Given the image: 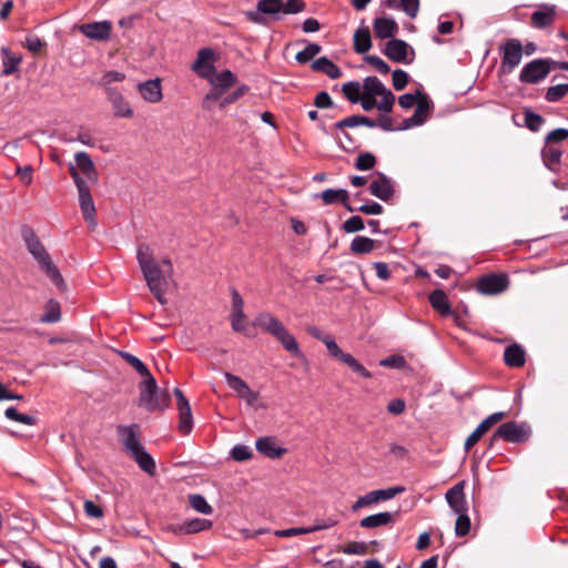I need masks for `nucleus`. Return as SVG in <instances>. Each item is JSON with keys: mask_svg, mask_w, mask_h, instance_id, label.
Returning <instances> with one entry per match:
<instances>
[{"mask_svg": "<svg viewBox=\"0 0 568 568\" xmlns=\"http://www.w3.org/2000/svg\"><path fill=\"white\" fill-rule=\"evenodd\" d=\"M184 523L187 535L204 531L212 527V521L204 518L186 519Z\"/></svg>", "mask_w": 568, "mask_h": 568, "instance_id": "45", "label": "nucleus"}, {"mask_svg": "<svg viewBox=\"0 0 568 568\" xmlns=\"http://www.w3.org/2000/svg\"><path fill=\"white\" fill-rule=\"evenodd\" d=\"M174 395L179 409V429L182 434L187 435L191 433L193 426L191 406L180 388H174Z\"/></svg>", "mask_w": 568, "mask_h": 568, "instance_id": "11", "label": "nucleus"}, {"mask_svg": "<svg viewBox=\"0 0 568 568\" xmlns=\"http://www.w3.org/2000/svg\"><path fill=\"white\" fill-rule=\"evenodd\" d=\"M44 42L34 34L27 36L24 47L32 53H38L43 48Z\"/></svg>", "mask_w": 568, "mask_h": 568, "instance_id": "63", "label": "nucleus"}, {"mask_svg": "<svg viewBox=\"0 0 568 568\" xmlns=\"http://www.w3.org/2000/svg\"><path fill=\"white\" fill-rule=\"evenodd\" d=\"M505 415L506 414L504 412H497L481 420L474 432L467 437L465 442V450L468 452L475 444H477L481 436L488 432L493 425L501 420Z\"/></svg>", "mask_w": 568, "mask_h": 568, "instance_id": "19", "label": "nucleus"}, {"mask_svg": "<svg viewBox=\"0 0 568 568\" xmlns=\"http://www.w3.org/2000/svg\"><path fill=\"white\" fill-rule=\"evenodd\" d=\"M369 192L372 195L378 197L382 201H388L394 194V185L389 178L382 172H376L374 180L369 185Z\"/></svg>", "mask_w": 568, "mask_h": 568, "instance_id": "16", "label": "nucleus"}, {"mask_svg": "<svg viewBox=\"0 0 568 568\" xmlns=\"http://www.w3.org/2000/svg\"><path fill=\"white\" fill-rule=\"evenodd\" d=\"M362 94L375 100L377 97H381V101H378V110L381 112L389 113L393 110L395 95L377 77H366L363 80Z\"/></svg>", "mask_w": 568, "mask_h": 568, "instance_id": "3", "label": "nucleus"}, {"mask_svg": "<svg viewBox=\"0 0 568 568\" xmlns=\"http://www.w3.org/2000/svg\"><path fill=\"white\" fill-rule=\"evenodd\" d=\"M314 199H321L325 205L339 202L348 212L355 211V207L348 203V192L345 189H327L315 194Z\"/></svg>", "mask_w": 568, "mask_h": 568, "instance_id": "21", "label": "nucleus"}, {"mask_svg": "<svg viewBox=\"0 0 568 568\" xmlns=\"http://www.w3.org/2000/svg\"><path fill=\"white\" fill-rule=\"evenodd\" d=\"M568 93V83H561L549 87L546 91V100L548 102H557Z\"/></svg>", "mask_w": 568, "mask_h": 568, "instance_id": "50", "label": "nucleus"}, {"mask_svg": "<svg viewBox=\"0 0 568 568\" xmlns=\"http://www.w3.org/2000/svg\"><path fill=\"white\" fill-rule=\"evenodd\" d=\"M366 61L382 74H387L390 71L389 65L377 55H368Z\"/></svg>", "mask_w": 568, "mask_h": 568, "instance_id": "64", "label": "nucleus"}, {"mask_svg": "<svg viewBox=\"0 0 568 568\" xmlns=\"http://www.w3.org/2000/svg\"><path fill=\"white\" fill-rule=\"evenodd\" d=\"M322 48L320 44L317 43H308L305 49H303L302 51L297 52L296 53V61L298 63H307L310 62L311 60H313V58L315 55H317L320 52H321Z\"/></svg>", "mask_w": 568, "mask_h": 568, "instance_id": "49", "label": "nucleus"}, {"mask_svg": "<svg viewBox=\"0 0 568 568\" xmlns=\"http://www.w3.org/2000/svg\"><path fill=\"white\" fill-rule=\"evenodd\" d=\"M566 139H568V129L559 128V129H555V130L550 131L546 135V143H548V144L558 143V142L565 141Z\"/></svg>", "mask_w": 568, "mask_h": 568, "instance_id": "62", "label": "nucleus"}, {"mask_svg": "<svg viewBox=\"0 0 568 568\" xmlns=\"http://www.w3.org/2000/svg\"><path fill=\"white\" fill-rule=\"evenodd\" d=\"M544 123H545V119L541 115H539L530 110H527L525 112V124L530 131H532V132L539 131Z\"/></svg>", "mask_w": 568, "mask_h": 568, "instance_id": "51", "label": "nucleus"}, {"mask_svg": "<svg viewBox=\"0 0 568 568\" xmlns=\"http://www.w3.org/2000/svg\"><path fill=\"white\" fill-rule=\"evenodd\" d=\"M214 52L210 48H203L197 52V57L192 64L193 71L197 73L199 77L206 79L211 78L212 72L215 71L213 65Z\"/></svg>", "mask_w": 568, "mask_h": 568, "instance_id": "17", "label": "nucleus"}, {"mask_svg": "<svg viewBox=\"0 0 568 568\" xmlns=\"http://www.w3.org/2000/svg\"><path fill=\"white\" fill-rule=\"evenodd\" d=\"M106 99L112 105L115 118L130 119L133 116V109L118 89H109Z\"/></svg>", "mask_w": 568, "mask_h": 568, "instance_id": "18", "label": "nucleus"}, {"mask_svg": "<svg viewBox=\"0 0 568 568\" xmlns=\"http://www.w3.org/2000/svg\"><path fill=\"white\" fill-rule=\"evenodd\" d=\"M136 260L139 262L140 268L143 270L148 265H151L155 263V260L153 258V253L151 247L145 244L141 243L136 247Z\"/></svg>", "mask_w": 568, "mask_h": 568, "instance_id": "42", "label": "nucleus"}, {"mask_svg": "<svg viewBox=\"0 0 568 568\" xmlns=\"http://www.w3.org/2000/svg\"><path fill=\"white\" fill-rule=\"evenodd\" d=\"M375 241L366 236H355L351 243V251L354 254H367L374 250Z\"/></svg>", "mask_w": 568, "mask_h": 568, "instance_id": "39", "label": "nucleus"}, {"mask_svg": "<svg viewBox=\"0 0 568 568\" xmlns=\"http://www.w3.org/2000/svg\"><path fill=\"white\" fill-rule=\"evenodd\" d=\"M78 29L90 40L106 41L111 37L112 23L108 20L95 21L80 24Z\"/></svg>", "mask_w": 568, "mask_h": 568, "instance_id": "12", "label": "nucleus"}, {"mask_svg": "<svg viewBox=\"0 0 568 568\" xmlns=\"http://www.w3.org/2000/svg\"><path fill=\"white\" fill-rule=\"evenodd\" d=\"M21 235L28 251L33 256V258L45 251L44 245L41 243L34 231L29 226H23L21 230Z\"/></svg>", "mask_w": 568, "mask_h": 568, "instance_id": "29", "label": "nucleus"}, {"mask_svg": "<svg viewBox=\"0 0 568 568\" xmlns=\"http://www.w3.org/2000/svg\"><path fill=\"white\" fill-rule=\"evenodd\" d=\"M392 520L393 515L388 511H383L363 518L359 525L363 528H377L388 525Z\"/></svg>", "mask_w": 568, "mask_h": 568, "instance_id": "37", "label": "nucleus"}, {"mask_svg": "<svg viewBox=\"0 0 568 568\" xmlns=\"http://www.w3.org/2000/svg\"><path fill=\"white\" fill-rule=\"evenodd\" d=\"M169 395L168 393L159 394L158 392L141 390L140 393V406L144 407L149 412L162 409L168 406Z\"/></svg>", "mask_w": 568, "mask_h": 568, "instance_id": "23", "label": "nucleus"}, {"mask_svg": "<svg viewBox=\"0 0 568 568\" xmlns=\"http://www.w3.org/2000/svg\"><path fill=\"white\" fill-rule=\"evenodd\" d=\"M131 457L136 462L139 467L148 475L153 476L155 474V462L153 457L145 450L144 447L136 452L135 454H133Z\"/></svg>", "mask_w": 568, "mask_h": 568, "instance_id": "36", "label": "nucleus"}, {"mask_svg": "<svg viewBox=\"0 0 568 568\" xmlns=\"http://www.w3.org/2000/svg\"><path fill=\"white\" fill-rule=\"evenodd\" d=\"M307 332L310 333L311 336L324 343L328 352L329 346L337 345V343L331 335L323 333L320 328L315 326H310L307 328Z\"/></svg>", "mask_w": 568, "mask_h": 568, "instance_id": "57", "label": "nucleus"}, {"mask_svg": "<svg viewBox=\"0 0 568 568\" xmlns=\"http://www.w3.org/2000/svg\"><path fill=\"white\" fill-rule=\"evenodd\" d=\"M375 36L382 40L392 38L398 30L392 18H376L373 23Z\"/></svg>", "mask_w": 568, "mask_h": 568, "instance_id": "28", "label": "nucleus"}, {"mask_svg": "<svg viewBox=\"0 0 568 568\" xmlns=\"http://www.w3.org/2000/svg\"><path fill=\"white\" fill-rule=\"evenodd\" d=\"M555 61L551 59H535L524 65L519 74L523 83H538L544 80L552 70Z\"/></svg>", "mask_w": 568, "mask_h": 568, "instance_id": "5", "label": "nucleus"}, {"mask_svg": "<svg viewBox=\"0 0 568 568\" xmlns=\"http://www.w3.org/2000/svg\"><path fill=\"white\" fill-rule=\"evenodd\" d=\"M189 503L191 507L200 514L211 515L213 513L212 506L200 494L190 495Z\"/></svg>", "mask_w": 568, "mask_h": 568, "instance_id": "44", "label": "nucleus"}, {"mask_svg": "<svg viewBox=\"0 0 568 568\" xmlns=\"http://www.w3.org/2000/svg\"><path fill=\"white\" fill-rule=\"evenodd\" d=\"M405 491L404 486H394L386 489H376L367 493L364 496H361L352 506L354 511L359 508L371 506L373 504H377L382 500H389L394 498L396 495Z\"/></svg>", "mask_w": 568, "mask_h": 568, "instance_id": "8", "label": "nucleus"}, {"mask_svg": "<svg viewBox=\"0 0 568 568\" xmlns=\"http://www.w3.org/2000/svg\"><path fill=\"white\" fill-rule=\"evenodd\" d=\"M255 447L258 453L270 458H280L286 453V449L280 447L276 438L272 436L258 438L255 443Z\"/></svg>", "mask_w": 568, "mask_h": 568, "instance_id": "26", "label": "nucleus"}, {"mask_svg": "<svg viewBox=\"0 0 568 568\" xmlns=\"http://www.w3.org/2000/svg\"><path fill=\"white\" fill-rule=\"evenodd\" d=\"M418 95H420V99H418L415 112L410 118L415 123H417V125H422L427 120L430 105L426 95H422L419 92Z\"/></svg>", "mask_w": 568, "mask_h": 568, "instance_id": "38", "label": "nucleus"}, {"mask_svg": "<svg viewBox=\"0 0 568 568\" xmlns=\"http://www.w3.org/2000/svg\"><path fill=\"white\" fill-rule=\"evenodd\" d=\"M225 381L231 389H233L248 405H254L257 400V393L252 390L247 383L241 377L231 373L224 374Z\"/></svg>", "mask_w": 568, "mask_h": 568, "instance_id": "14", "label": "nucleus"}, {"mask_svg": "<svg viewBox=\"0 0 568 568\" xmlns=\"http://www.w3.org/2000/svg\"><path fill=\"white\" fill-rule=\"evenodd\" d=\"M2 62H3V75H10L18 70V67L22 62L20 54L12 53L8 48L1 49Z\"/></svg>", "mask_w": 568, "mask_h": 568, "instance_id": "34", "label": "nucleus"}, {"mask_svg": "<svg viewBox=\"0 0 568 568\" xmlns=\"http://www.w3.org/2000/svg\"><path fill=\"white\" fill-rule=\"evenodd\" d=\"M231 456L236 462H245L252 457V450L248 446L236 445L232 448Z\"/></svg>", "mask_w": 568, "mask_h": 568, "instance_id": "59", "label": "nucleus"}, {"mask_svg": "<svg viewBox=\"0 0 568 568\" xmlns=\"http://www.w3.org/2000/svg\"><path fill=\"white\" fill-rule=\"evenodd\" d=\"M556 14L557 12L555 4H539L537 7V10L534 11L531 14V26L536 29H545L555 22Z\"/></svg>", "mask_w": 568, "mask_h": 568, "instance_id": "20", "label": "nucleus"}, {"mask_svg": "<svg viewBox=\"0 0 568 568\" xmlns=\"http://www.w3.org/2000/svg\"><path fill=\"white\" fill-rule=\"evenodd\" d=\"M342 91L351 103H358L362 95V84L358 81H349L343 84Z\"/></svg>", "mask_w": 568, "mask_h": 568, "instance_id": "41", "label": "nucleus"}, {"mask_svg": "<svg viewBox=\"0 0 568 568\" xmlns=\"http://www.w3.org/2000/svg\"><path fill=\"white\" fill-rule=\"evenodd\" d=\"M60 305L58 302L50 300L45 306V313L41 316L43 323H55L60 320Z\"/></svg>", "mask_w": 568, "mask_h": 568, "instance_id": "47", "label": "nucleus"}, {"mask_svg": "<svg viewBox=\"0 0 568 568\" xmlns=\"http://www.w3.org/2000/svg\"><path fill=\"white\" fill-rule=\"evenodd\" d=\"M429 303L432 307L440 313L442 315H450L452 308L448 302V297L443 290H435L429 294Z\"/></svg>", "mask_w": 568, "mask_h": 568, "instance_id": "31", "label": "nucleus"}, {"mask_svg": "<svg viewBox=\"0 0 568 568\" xmlns=\"http://www.w3.org/2000/svg\"><path fill=\"white\" fill-rule=\"evenodd\" d=\"M408 82V74L404 70L397 69L393 71V87L396 91L403 90Z\"/></svg>", "mask_w": 568, "mask_h": 568, "instance_id": "60", "label": "nucleus"}, {"mask_svg": "<svg viewBox=\"0 0 568 568\" xmlns=\"http://www.w3.org/2000/svg\"><path fill=\"white\" fill-rule=\"evenodd\" d=\"M149 290H158V286H168V281L173 273V265L169 258L161 263H153L141 270Z\"/></svg>", "mask_w": 568, "mask_h": 568, "instance_id": "4", "label": "nucleus"}, {"mask_svg": "<svg viewBox=\"0 0 568 568\" xmlns=\"http://www.w3.org/2000/svg\"><path fill=\"white\" fill-rule=\"evenodd\" d=\"M529 436L530 428L526 424L511 420L501 424L491 437V440L501 438L508 443H524Z\"/></svg>", "mask_w": 568, "mask_h": 568, "instance_id": "7", "label": "nucleus"}, {"mask_svg": "<svg viewBox=\"0 0 568 568\" xmlns=\"http://www.w3.org/2000/svg\"><path fill=\"white\" fill-rule=\"evenodd\" d=\"M34 260L38 262L41 270L48 275V277L60 291L67 290V284L58 267L52 263L47 250L42 254L36 256Z\"/></svg>", "mask_w": 568, "mask_h": 568, "instance_id": "15", "label": "nucleus"}, {"mask_svg": "<svg viewBox=\"0 0 568 568\" xmlns=\"http://www.w3.org/2000/svg\"><path fill=\"white\" fill-rule=\"evenodd\" d=\"M121 357L126 361L128 364H130L140 375H149V368L145 366V364L138 358L136 356L128 353V352H121Z\"/></svg>", "mask_w": 568, "mask_h": 568, "instance_id": "54", "label": "nucleus"}, {"mask_svg": "<svg viewBox=\"0 0 568 568\" xmlns=\"http://www.w3.org/2000/svg\"><path fill=\"white\" fill-rule=\"evenodd\" d=\"M253 325L274 336L287 352L297 357L303 355L295 337L271 313L262 312L257 314L253 321Z\"/></svg>", "mask_w": 568, "mask_h": 568, "instance_id": "1", "label": "nucleus"}, {"mask_svg": "<svg viewBox=\"0 0 568 568\" xmlns=\"http://www.w3.org/2000/svg\"><path fill=\"white\" fill-rule=\"evenodd\" d=\"M75 163L73 164L77 172H80L91 181L97 179V170L93 161L87 152H77L74 155Z\"/></svg>", "mask_w": 568, "mask_h": 568, "instance_id": "27", "label": "nucleus"}, {"mask_svg": "<svg viewBox=\"0 0 568 568\" xmlns=\"http://www.w3.org/2000/svg\"><path fill=\"white\" fill-rule=\"evenodd\" d=\"M329 356L347 365L354 373L363 378H371L372 373L366 369L352 354L344 352L338 345L329 346Z\"/></svg>", "mask_w": 568, "mask_h": 568, "instance_id": "13", "label": "nucleus"}, {"mask_svg": "<svg viewBox=\"0 0 568 568\" xmlns=\"http://www.w3.org/2000/svg\"><path fill=\"white\" fill-rule=\"evenodd\" d=\"M282 14H295L305 9V2L303 0H287L282 2Z\"/></svg>", "mask_w": 568, "mask_h": 568, "instance_id": "58", "label": "nucleus"}, {"mask_svg": "<svg viewBox=\"0 0 568 568\" xmlns=\"http://www.w3.org/2000/svg\"><path fill=\"white\" fill-rule=\"evenodd\" d=\"M138 91L142 99L149 103H159L163 98L161 80L159 78L139 83Z\"/></svg>", "mask_w": 568, "mask_h": 568, "instance_id": "22", "label": "nucleus"}, {"mask_svg": "<svg viewBox=\"0 0 568 568\" xmlns=\"http://www.w3.org/2000/svg\"><path fill=\"white\" fill-rule=\"evenodd\" d=\"M379 365L383 367L389 368H404L406 366V361L403 356L392 355L379 362Z\"/></svg>", "mask_w": 568, "mask_h": 568, "instance_id": "61", "label": "nucleus"}, {"mask_svg": "<svg viewBox=\"0 0 568 568\" xmlns=\"http://www.w3.org/2000/svg\"><path fill=\"white\" fill-rule=\"evenodd\" d=\"M408 50L409 45L404 40L392 39L386 43L384 53L394 62L407 63Z\"/></svg>", "mask_w": 568, "mask_h": 568, "instance_id": "24", "label": "nucleus"}, {"mask_svg": "<svg viewBox=\"0 0 568 568\" xmlns=\"http://www.w3.org/2000/svg\"><path fill=\"white\" fill-rule=\"evenodd\" d=\"M509 278L506 274H489L480 277L476 288L484 295H496L507 290Z\"/></svg>", "mask_w": 568, "mask_h": 568, "instance_id": "9", "label": "nucleus"}, {"mask_svg": "<svg viewBox=\"0 0 568 568\" xmlns=\"http://www.w3.org/2000/svg\"><path fill=\"white\" fill-rule=\"evenodd\" d=\"M124 79H125V74L123 72L111 70V71H106L102 75L99 84L104 88L105 93H109V89H115L114 87H112V83L121 82Z\"/></svg>", "mask_w": 568, "mask_h": 568, "instance_id": "46", "label": "nucleus"}, {"mask_svg": "<svg viewBox=\"0 0 568 568\" xmlns=\"http://www.w3.org/2000/svg\"><path fill=\"white\" fill-rule=\"evenodd\" d=\"M4 416L10 420H14V422L23 424V425L32 426L37 423V419L34 416L28 415V414H21L13 406H10L4 410Z\"/></svg>", "mask_w": 568, "mask_h": 568, "instance_id": "43", "label": "nucleus"}, {"mask_svg": "<svg viewBox=\"0 0 568 568\" xmlns=\"http://www.w3.org/2000/svg\"><path fill=\"white\" fill-rule=\"evenodd\" d=\"M312 69L326 74L329 79H338L342 75L341 69L328 58L321 57L313 61Z\"/></svg>", "mask_w": 568, "mask_h": 568, "instance_id": "30", "label": "nucleus"}, {"mask_svg": "<svg viewBox=\"0 0 568 568\" xmlns=\"http://www.w3.org/2000/svg\"><path fill=\"white\" fill-rule=\"evenodd\" d=\"M282 0H258L256 8L263 11L264 14H270L280 18L282 14Z\"/></svg>", "mask_w": 568, "mask_h": 568, "instance_id": "40", "label": "nucleus"}, {"mask_svg": "<svg viewBox=\"0 0 568 568\" xmlns=\"http://www.w3.org/2000/svg\"><path fill=\"white\" fill-rule=\"evenodd\" d=\"M446 500L455 514L467 513L464 483H458L446 493Z\"/></svg>", "mask_w": 568, "mask_h": 568, "instance_id": "25", "label": "nucleus"}, {"mask_svg": "<svg viewBox=\"0 0 568 568\" xmlns=\"http://www.w3.org/2000/svg\"><path fill=\"white\" fill-rule=\"evenodd\" d=\"M365 225H364V221L361 216L358 215H353L351 216L349 219H347L344 223H343V226L342 229L344 230V232L346 233H355V232H359L362 230H364Z\"/></svg>", "mask_w": 568, "mask_h": 568, "instance_id": "55", "label": "nucleus"}, {"mask_svg": "<svg viewBox=\"0 0 568 568\" xmlns=\"http://www.w3.org/2000/svg\"><path fill=\"white\" fill-rule=\"evenodd\" d=\"M212 87H217L227 90L236 82V77L231 70H223L220 73L212 72L211 78H206Z\"/></svg>", "mask_w": 568, "mask_h": 568, "instance_id": "33", "label": "nucleus"}, {"mask_svg": "<svg viewBox=\"0 0 568 568\" xmlns=\"http://www.w3.org/2000/svg\"><path fill=\"white\" fill-rule=\"evenodd\" d=\"M69 172L73 179L79 193V204L83 215V219L93 230L97 227L95 205L90 193L87 181L77 172L73 163H69Z\"/></svg>", "mask_w": 568, "mask_h": 568, "instance_id": "2", "label": "nucleus"}, {"mask_svg": "<svg viewBox=\"0 0 568 568\" xmlns=\"http://www.w3.org/2000/svg\"><path fill=\"white\" fill-rule=\"evenodd\" d=\"M118 434L125 450L130 456L142 449L144 446L141 444L140 427L136 424L129 426H119Z\"/></svg>", "mask_w": 568, "mask_h": 568, "instance_id": "10", "label": "nucleus"}, {"mask_svg": "<svg viewBox=\"0 0 568 568\" xmlns=\"http://www.w3.org/2000/svg\"><path fill=\"white\" fill-rule=\"evenodd\" d=\"M499 53L501 54V69L505 73H509L519 65L524 48L518 39L511 38L499 45Z\"/></svg>", "mask_w": 568, "mask_h": 568, "instance_id": "6", "label": "nucleus"}, {"mask_svg": "<svg viewBox=\"0 0 568 568\" xmlns=\"http://www.w3.org/2000/svg\"><path fill=\"white\" fill-rule=\"evenodd\" d=\"M504 358L508 366L520 367L525 364V352L517 344L510 345L505 349Z\"/></svg>", "mask_w": 568, "mask_h": 568, "instance_id": "35", "label": "nucleus"}, {"mask_svg": "<svg viewBox=\"0 0 568 568\" xmlns=\"http://www.w3.org/2000/svg\"><path fill=\"white\" fill-rule=\"evenodd\" d=\"M372 47L371 32L367 27H361L354 32V50L366 53Z\"/></svg>", "mask_w": 568, "mask_h": 568, "instance_id": "32", "label": "nucleus"}, {"mask_svg": "<svg viewBox=\"0 0 568 568\" xmlns=\"http://www.w3.org/2000/svg\"><path fill=\"white\" fill-rule=\"evenodd\" d=\"M367 544L364 541H351L343 547L342 551L346 555L363 556L367 552Z\"/></svg>", "mask_w": 568, "mask_h": 568, "instance_id": "56", "label": "nucleus"}, {"mask_svg": "<svg viewBox=\"0 0 568 568\" xmlns=\"http://www.w3.org/2000/svg\"><path fill=\"white\" fill-rule=\"evenodd\" d=\"M376 164V158L374 154L369 152L361 153L356 161H355V168L359 171H367L375 166Z\"/></svg>", "mask_w": 568, "mask_h": 568, "instance_id": "52", "label": "nucleus"}, {"mask_svg": "<svg viewBox=\"0 0 568 568\" xmlns=\"http://www.w3.org/2000/svg\"><path fill=\"white\" fill-rule=\"evenodd\" d=\"M457 515L458 516L455 523V534L458 537H464L470 530V519L467 513H459Z\"/></svg>", "mask_w": 568, "mask_h": 568, "instance_id": "53", "label": "nucleus"}, {"mask_svg": "<svg viewBox=\"0 0 568 568\" xmlns=\"http://www.w3.org/2000/svg\"><path fill=\"white\" fill-rule=\"evenodd\" d=\"M561 151L558 148L548 145L542 150V160L546 166L551 169L554 165L559 164L561 159Z\"/></svg>", "mask_w": 568, "mask_h": 568, "instance_id": "48", "label": "nucleus"}]
</instances>
